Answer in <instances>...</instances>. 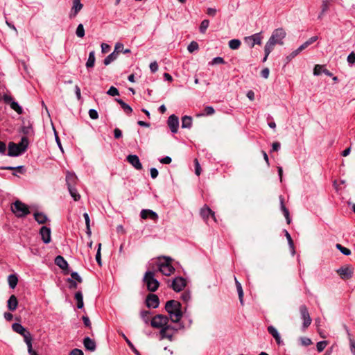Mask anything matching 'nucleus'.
<instances>
[{
    "label": "nucleus",
    "instance_id": "obj_1",
    "mask_svg": "<svg viewBox=\"0 0 355 355\" xmlns=\"http://www.w3.org/2000/svg\"><path fill=\"white\" fill-rule=\"evenodd\" d=\"M165 310L168 314L169 320L172 323L179 324L183 316L182 304L177 300H171L166 302Z\"/></svg>",
    "mask_w": 355,
    "mask_h": 355
},
{
    "label": "nucleus",
    "instance_id": "obj_2",
    "mask_svg": "<svg viewBox=\"0 0 355 355\" xmlns=\"http://www.w3.org/2000/svg\"><path fill=\"white\" fill-rule=\"evenodd\" d=\"M184 325L182 323L175 324V325L168 323L164 328L159 331L160 340L167 339L172 342L174 340V336L178 330L183 329Z\"/></svg>",
    "mask_w": 355,
    "mask_h": 355
},
{
    "label": "nucleus",
    "instance_id": "obj_3",
    "mask_svg": "<svg viewBox=\"0 0 355 355\" xmlns=\"http://www.w3.org/2000/svg\"><path fill=\"white\" fill-rule=\"evenodd\" d=\"M172 259L170 257H162L158 258L157 266L158 270L164 275L169 276L174 272L175 268L172 266Z\"/></svg>",
    "mask_w": 355,
    "mask_h": 355
},
{
    "label": "nucleus",
    "instance_id": "obj_4",
    "mask_svg": "<svg viewBox=\"0 0 355 355\" xmlns=\"http://www.w3.org/2000/svg\"><path fill=\"white\" fill-rule=\"evenodd\" d=\"M143 282L150 292L156 291L159 286V282L155 278V272L153 271L148 270L145 272Z\"/></svg>",
    "mask_w": 355,
    "mask_h": 355
},
{
    "label": "nucleus",
    "instance_id": "obj_5",
    "mask_svg": "<svg viewBox=\"0 0 355 355\" xmlns=\"http://www.w3.org/2000/svg\"><path fill=\"white\" fill-rule=\"evenodd\" d=\"M11 211L17 218H23L30 214L29 207L19 200L12 203Z\"/></svg>",
    "mask_w": 355,
    "mask_h": 355
},
{
    "label": "nucleus",
    "instance_id": "obj_6",
    "mask_svg": "<svg viewBox=\"0 0 355 355\" xmlns=\"http://www.w3.org/2000/svg\"><path fill=\"white\" fill-rule=\"evenodd\" d=\"M169 322V318L167 315L162 314L155 315L151 318L150 325L154 329H158L159 331L164 328Z\"/></svg>",
    "mask_w": 355,
    "mask_h": 355
},
{
    "label": "nucleus",
    "instance_id": "obj_7",
    "mask_svg": "<svg viewBox=\"0 0 355 355\" xmlns=\"http://www.w3.org/2000/svg\"><path fill=\"white\" fill-rule=\"evenodd\" d=\"M300 313L301 315V319L303 320L302 329L303 331H305V330L311 324L312 320L310 317L308 309L305 305H301L300 306Z\"/></svg>",
    "mask_w": 355,
    "mask_h": 355
},
{
    "label": "nucleus",
    "instance_id": "obj_8",
    "mask_svg": "<svg viewBox=\"0 0 355 355\" xmlns=\"http://www.w3.org/2000/svg\"><path fill=\"white\" fill-rule=\"evenodd\" d=\"M286 35V33L285 31L282 28H279L272 32L269 40L273 42L275 44H278L282 45L283 44V40L285 38Z\"/></svg>",
    "mask_w": 355,
    "mask_h": 355
},
{
    "label": "nucleus",
    "instance_id": "obj_9",
    "mask_svg": "<svg viewBox=\"0 0 355 355\" xmlns=\"http://www.w3.org/2000/svg\"><path fill=\"white\" fill-rule=\"evenodd\" d=\"M200 215L207 223H208L209 218H211L215 223L217 222L215 213L206 205L200 209Z\"/></svg>",
    "mask_w": 355,
    "mask_h": 355
},
{
    "label": "nucleus",
    "instance_id": "obj_10",
    "mask_svg": "<svg viewBox=\"0 0 355 355\" xmlns=\"http://www.w3.org/2000/svg\"><path fill=\"white\" fill-rule=\"evenodd\" d=\"M262 37L261 33H255L251 36L245 37L244 38L245 43L250 48L254 47L255 44H261Z\"/></svg>",
    "mask_w": 355,
    "mask_h": 355
},
{
    "label": "nucleus",
    "instance_id": "obj_11",
    "mask_svg": "<svg viewBox=\"0 0 355 355\" xmlns=\"http://www.w3.org/2000/svg\"><path fill=\"white\" fill-rule=\"evenodd\" d=\"M186 286V280L181 277H175L171 284V288L176 292L182 291Z\"/></svg>",
    "mask_w": 355,
    "mask_h": 355
},
{
    "label": "nucleus",
    "instance_id": "obj_12",
    "mask_svg": "<svg viewBox=\"0 0 355 355\" xmlns=\"http://www.w3.org/2000/svg\"><path fill=\"white\" fill-rule=\"evenodd\" d=\"M146 304L148 308L156 309L159 304V297L157 295L152 293L148 294L146 297Z\"/></svg>",
    "mask_w": 355,
    "mask_h": 355
},
{
    "label": "nucleus",
    "instance_id": "obj_13",
    "mask_svg": "<svg viewBox=\"0 0 355 355\" xmlns=\"http://www.w3.org/2000/svg\"><path fill=\"white\" fill-rule=\"evenodd\" d=\"M40 235L44 243H49L51 241V229L46 226H42L40 230Z\"/></svg>",
    "mask_w": 355,
    "mask_h": 355
},
{
    "label": "nucleus",
    "instance_id": "obj_14",
    "mask_svg": "<svg viewBox=\"0 0 355 355\" xmlns=\"http://www.w3.org/2000/svg\"><path fill=\"white\" fill-rule=\"evenodd\" d=\"M167 124L173 133H176L179 127L178 117L175 114L171 115L167 121Z\"/></svg>",
    "mask_w": 355,
    "mask_h": 355
},
{
    "label": "nucleus",
    "instance_id": "obj_15",
    "mask_svg": "<svg viewBox=\"0 0 355 355\" xmlns=\"http://www.w3.org/2000/svg\"><path fill=\"white\" fill-rule=\"evenodd\" d=\"M23 153L20 147L14 142H10L8 144V155L10 157H17Z\"/></svg>",
    "mask_w": 355,
    "mask_h": 355
},
{
    "label": "nucleus",
    "instance_id": "obj_16",
    "mask_svg": "<svg viewBox=\"0 0 355 355\" xmlns=\"http://www.w3.org/2000/svg\"><path fill=\"white\" fill-rule=\"evenodd\" d=\"M126 159L137 170L142 169V164L137 155H129L127 156Z\"/></svg>",
    "mask_w": 355,
    "mask_h": 355
},
{
    "label": "nucleus",
    "instance_id": "obj_17",
    "mask_svg": "<svg viewBox=\"0 0 355 355\" xmlns=\"http://www.w3.org/2000/svg\"><path fill=\"white\" fill-rule=\"evenodd\" d=\"M140 216L143 219L150 218L156 221L158 219V215L156 212L150 209H143L141 211Z\"/></svg>",
    "mask_w": 355,
    "mask_h": 355
},
{
    "label": "nucleus",
    "instance_id": "obj_18",
    "mask_svg": "<svg viewBox=\"0 0 355 355\" xmlns=\"http://www.w3.org/2000/svg\"><path fill=\"white\" fill-rule=\"evenodd\" d=\"M83 7V5L81 3L80 0H73V6L71 13L69 14V17L73 18L76 17Z\"/></svg>",
    "mask_w": 355,
    "mask_h": 355
},
{
    "label": "nucleus",
    "instance_id": "obj_19",
    "mask_svg": "<svg viewBox=\"0 0 355 355\" xmlns=\"http://www.w3.org/2000/svg\"><path fill=\"white\" fill-rule=\"evenodd\" d=\"M337 273L343 279H348L352 276V270L348 267H342L337 270Z\"/></svg>",
    "mask_w": 355,
    "mask_h": 355
},
{
    "label": "nucleus",
    "instance_id": "obj_20",
    "mask_svg": "<svg viewBox=\"0 0 355 355\" xmlns=\"http://www.w3.org/2000/svg\"><path fill=\"white\" fill-rule=\"evenodd\" d=\"M83 345L85 349L94 352L96 348V343L94 340L91 339L89 337H85L83 340Z\"/></svg>",
    "mask_w": 355,
    "mask_h": 355
},
{
    "label": "nucleus",
    "instance_id": "obj_21",
    "mask_svg": "<svg viewBox=\"0 0 355 355\" xmlns=\"http://www.w3.org/2000/svg\"><path fill=\"white\" fill-rule=\"evenodd\" d=\"M267 329H268V333L271 336H272V337L275 339V341L277 342V343L278 345H280L282 343V340L280 334H279L277 329L272 325L268 326Z\"/></svg>",
    "mask_w": 355,
    "mask_h": 355
},
{
    "label": "nucleus",
    "instance_id": "obj_22",
    "mask_svg": "<svg viewBox=\"0 0 355 355\" xmlns=\"http://www.w3.org/2000/svg\"><path fill=\"white\" fill-rule=\"evenodd\" d=\"M279 201H280L281 210L283 212V214H284V216H285V218L286 219L287 223L290 224L291 223V218H290V216H289V211L286 207V206L284 205V197L282 196H279Z\"/></svg>",
    "mask_w": 355,
    "mask_h": 355
},
{
    "label": "nucleus",
    "instance_id": "obj_23",
    "mask_svg": "<svg viewBox=\"0 0 355 355\" xmlns=\"http://www.w3.org/2000/svg\"><path fill=\"white\" fill-rule=\"evenodd\" d=\"M18 305V300L15 295H12L8 300V308L10 311H14Z\"/></svg>",
    "mask_w": 355,
    "mask_h": 355
},
{
    "label": "nucleus",
    "instance_id": "obj_24",
    "mask_svg": "<svg viewBox=\"0 0 355 355\" xmlns=\"http://www.w3.org/2000/svg\"><path fill=\"white\" fill-rule=\"evenodd\" d=\"M77 177L74 173L67 172L66 175V182L67 188L74 187L76 183Z\"/></svg>",
    "mask_w": 355,
    "mask_h": 355
},
{
    "label": "nucleus",
    "instance_id": "obj_25",
    "mask_svg": "<svg viewBox=\"0 0 355 355\" xmlns=\"http://www.w3.org/2000/svg\"><path fill=\"white\" fill-rule=\"evenodd\" d=\"M55 263L62 270H65L68 268L67 261L60 255L55 257Z\"/></svg>",
    "mask_w": 355,
    "mask_h": 355
},
{
    "label": "nucleus",
    "instance_id": "obj_26",
    "mask_svg": "<svg viewBox=\"0 0 355 355\" xmlns=\"http://www.w3.org/2000/svg\"><path fill=\"white\" fill-rule=\"evenodd\" d=\"M34 218L40 224H44L48 220L46 215L42 212H35Z\"/></svg>",
    "mask_w": 355,
    "mask_h": 355
},
{
    "label": "nucleus",
    "instance_id": "obj_27",
    "mask_svg": "<svg viewBox=\"0 0 355 355\" xmlns=\"http://www.w3.org/2000/svg\"><path fill=\"white\" fill-rule=\"evenodd\" d=\"M115 101L121 105V107L126 114H129L132 112V107L129 105L125 103L123 100L120 98H116Z\"/></svg>",
    "mask_w": 355,
    "mask_h": 355
},
{
    "label": "nucleus",
    "instance_id": "obj_28",
    "mask_svg": "<svg viewBox=\"0 0 355 355\" xmlns=\"http://www.w3.org/2000/svg\"><path fill=\"white\" fill-rule=\"evenodd\" d=\"M192 126V118L189 116H184L182 118V128H190Z\"/></svg>",
    "mask_w": 355,
    "mask_h": 355
},
{
    "label": "nucleus",
    "instance_id": "obj_29",
    "mask_svg": "<svg viewBox=\"0 0 355 355\" xmlns=\"http://www.w3.org/2000/svg\"><path fill=\"white\" fill-rule=\"evenodd\" d=\"M95 60H96L95 53H94V51H92L89 53V57H88L87 61L86 64H85L86 67L87 69L92 68L94 66Z\"/></svg>",
    "mask_w": 355,
    "mask_h": 355
},
{
    "label": "nucleus",
    "instance_id": "obj_30",
    "mask_svg": "<svg viewBox=\"0 0 355 355\" xmlns=\"http://www.w3.org/2000/svg\"><path fill=\"white\" fill-rule=\"evenodd\" d=\"M24 340L27 345L28 349L31 350L32 348V336L28 331H26L23 335Z\"/></svg>",
    "mask_w": 355,
    "mask_h": 355
},
{
    "label": "nucleus",
    "instance_id": "obj_31",
    "mask_svg": "<svg viewBox=\"0 0 355 355\" xmlns=\"http://www.w3.org/2000/svg\"><path fill=\"white\" fill-rule=\"evenodd\" d=\"M234 279H235L236 286V289H237V292H238V295H239V301H240L241 304L243 305V291L242 286H241V283L236 279V277H234Z\"/></svg>",
    "mask_w": 355,
    "mask_h": 355
},
{
    "label": "nucleus",
    "instance_id": "obj_32",
    "mask_svg": "<svg viewBox=\"0 0 355 355\" xmlns=\"http://www.w3.org/2000/svg\"><path fill=\"white\" fill-rule=\"evenodd\" d=\"M76 300L77 301V307L78 309H82L84 306L83 303V297L81 291H78L75 293L74 296Z\"/></svg>",
    "mask_w": 355,
    "mask_h": 355
},
{
    "label": "nucleus",
    "instance_id": "obj_33",
    "mask_svg": "<svg viewBox=\"0 0 355 355\" xmlns=\"http://www.w3.org/2000/svg\"><path fill=\"white\" fill-rule=\"evenodd\" d=\"M13 331L20 335H23L27 330L19 323H14L12 325Z\"/></svg>",
    "mask_w": 355,
    "mask_h": 355
},
{
    "label": "nucleus",
    "instance_id": "obj_34",
    "mask_svg": "<svg viewBox=\"0 0 355 355\" xmlns=\"http://www.w3.org/2000/svg\"><path fill=\"white\" fill-rule=\"evenodd\" d=\"M118 55L117 53L115 52H113L108 55L103 60V63L105 65H108L113 61H114L117 58Z\"/></svg>",
    "mask_w": 355,
    "mask_h": 355
},
{
    "label": "nucleus",
    "instance_id": "obj_35",
    "mask_svg": "<svg viewBox=\"0 0 355 355\" xmlns=\"http://www.w3.org/2000/svg\"><path fill=\"white\" fill-rule=\"evenodd\" d=\"M20 149L22 150L23 153H24L28 146V140L26 137H22L21 139L20 142L17 144Z\"/></svg>",
    "mask_w": 355,
    "mask_h": 355
},
{
    "label": "nucleus",
    "instance_id": "obj_36",
    "mask_svg": "<svg viewBox=\"0 0 355 355\" xmlns=\"http://www.w3.org/2000/svg\"><path fill=\"white\" fill-rule=\"evenodd\" d=\"M68 190L69 191L71 196L73 198L75 201H78L80 200V195L78 193L77 189L74 187L68 188Z\"/></svg>",
    "mask_w": 355,
    "mask_h": 355
},
{
    "label": "nucleus",
    "instance_id": "obj_37",
    "mask_svg": "<svg viewBox=\"0 0 355 355\" xmlns=\"http://www.w3.org/2000/svg\"><path fill=\"white\" fill-rule=\"evenodd\" d=\"M275 45V44L273 42L268 40V41L266 42V45H265V48H264V51H265V53L266 54V56L269 55V54L273 50Z\"/></svg>",
    "mask_w": 355,
    "mask_h": 355
},
{
    "label": "nucleus",
    "instance_id": "obj_38",
    "mask_svg": "<svg viewBox=\"0 0 355 355\" xmlns=\"http://www.w3.org/2000/svg\"><path fill=\"white\" fill-rule=\"evenodd\" d=\"M18 279L15 275L8 276V284L11 288H15L17 284Z\"/></svg>",
    "mask_w": 355,
    "mask_h": 355
},
{
    "label": "nucleus",
    "instance_id": "obj_39",
    "mask_svg": "<svg viewBox=\"0 0 355 355\" xmlns=\"http://www.w3.org/2000/svg\"><path fill=\"white\" fill-rule=\"evenodd\" d=\"M150 311H141L140 312V316L141 318V319L143 320V321L146 323V324H148L149 322H150Z\"/></svg>",
    "mask_w": 355,
    "mask_h": 355
},
{
    "label": "nucleus",
    "instance_id": "obj_40",
    "mask_svg": "<svg viewBox=\"0 0 355 355\" xmlns=\"http://www.w3.org/2000/svg\"><path fill=\"white\" fill-rule=\"evenodd\" d=\"M241 41L238 39H233L229 42V46L231 49H238L241 46Z\"/></svg>",
    "mask_w": 355,
    "mask_h": 355
},
{
    "label": "nucleus",
    "instance_id": "obj_41",
    "mask_svg": "<svg viewBox=\"0 0 355 355\" xmlns=\"http://www.w3.org/2000/svg\"><path fill=\"white\" fill-rule=\"evenodd\" d=\"M345 329H346V331L349 336L351 352L354 355H355V340H354L353 338H351V334L349 333V331L346 326L345 327Z\"/></svg>",
    "mask_w": 355,
    "mask_h": 355
},
{
    "label": "nucleus",
    "instance_id": "obj_42",
    "mask_svg": "<svg viewBox=\"0 0 355 355\" xmlns=\"http://www.w3.org/2000/svg\"><path fill=\"white\" fill-rule=\"evenodd\" d=\"M83 217L85 220V224H86V229H87V234L90 236L92 234L91 229H90V219L89 214L87 213L83 214Z\"/></svg>",
    "mask_w": 355,
    "mask_h": 355
},
{
    "label": "nucleus",
    "instance_id": "obj_43",
    "mask_svg": "<svg viewBox=\"0 0 355 355\" xmlns=\"http://www.w3.org/2000/svg\"><path fill=\"white\" fill-rule=\"evenodd\" d=\"M209 25V21L208 19H204L203 21H202V22L200 25V27H199L200 32L201 33H205L206 32Z\"/></svg>",
    "mask_w": 355,
    "mask_h": 355
},
{
    "label": "nucleus",
    "instance_id": "obj_44",
    "mask_svg": "<svg viewBox=\"0 0 355 355\" xmlns=\"http://www.w3.org/2000/svg\"><path fill=\"white\" fill-rule=\"evenodd\" d=\"M285 236L288 240V245L292 250V254L293 255L295 254L294 243L290 234L286 230H285Z\"/></svg>",
    "mask_w": 355,
    "mask_h": 355
},
{
    "label": "nucleus",
    "instance_id": "obj_45",
    "mask_svg": "<svg viewBox=\"0 0 355 355\" xmlns=\"http://www.w3.org/2000/svg\"><path fill=\"white\" fill-rule=\"evenodd\" d=\"M215 112V110L211 106H206L203 110V112L200 114V116H209L212 115Z\"/></svg>",
    "mask_w": 355,
    "mask_h": 355
},
{
    "label": "nucleus",
    "instance_id": "obj_46",
    "mask_svg": "<svg viewBox=\"0 0 355 355\" xmlns=\"http://www.w3.org/2000/svg\"><path fill=\"white\" fill-rule=\"evenodd\" d=\"M1 168L3 169V170H9V171L17 170V171H18L21 173H23L24 171V168L23 166H3V167H1Z\"/></svg>",
    "mask_w": 355,
    "mask_h": 355
},
{
    "label": "nucleus",
    "instance_id": "obj_47",
    "mask_svg": "<svg viewBox=\"0 0 355 355\" xmlns=\"http://www.w3.org/2000/svg\"><path fill=\"white\" fill-rule=\"evenodd\" d=\"M336 248L340 250L341 253H343L344 255H349L351 254V250L345 247H343L340 244H336Z\"/></svg>",
    "mask_w": 355,
    "mask_h": 355
},
{
    "label": "nucleus",
    "instance_id": "obj_48",
    "mask_svg": "<svg viewBox=\"0 0 355 355\" xmlns=\"http://www.w3.org/2000/svg\"><path fill=\"white\" fill-rule=\"evenodd\" d=\"M76 34L78 37H83L85 36V29L83 25L80 24L76 31Z\"/></svg>",
    "mask_w": 355,
    "mask_h": 355
},
{
    "label": "nucleus",
    "instance_id": "obj_49",
    "mask_svg": "<svg viewBox=\"0 0 355 355\" xmlns=\"http://www.w3.org/2000/svg\"><path fill=\"white\" fill-rule=\"evenodd\" d=\"M10 105V107L12 110H14L15 112H17L18 114L22 113V112H23L22 108L19 106L18 103L13 101L12 102H11Z\"/></svg>",
    "mask_w": 355,
    "mask_h": 355
},
{
    "label": "nucleus",
    "instance_id": "obj_50",
    "mask_svg": "<svg viewBox=\"0 0 355 355\" xmlns=\"http://www.w3.org/2000/svg\"><path fill=\"white\" fill-rule=\"evenodd\" d=\"M123 337L124 338V339L125 340L127 344L128 345V346L130 347V349H132V351L136 354V355H141L140 353L139 352V351L135 347V346L133 345V344L130 342V340L124 335L123 334Z\"/></svg>",
    "mask_w": 355,
    "mask_h": 355
},
{
    "label": "nucleus",
    "instance_id": "obj_51",
    "mask_svg": "<svg viewBox=\"0 0 355 355\" xmlns=\"http://www.w3.org/2000/svg\"><path fill=\"white\" fill-rule=\"evenodd\" d=\"M199 48L198 44L193 41L187 46V50L189 53H193L194 51L198 50Z\"/></svg>",
    "mask_w": 355,
    "mask_h": 355
},
{
    "label": "nucleus",
    "instance_id": "obj_52",
    "mask_svg": "<svg viewBox=\"0 0 355 355\" xmlns=\"http://www.w3.org/2000/svg\"><path fill=\"white\" fill-rule=\"evenodd\" d=\"M101 249V243H98V250H97L96 254V261L100 266L102 265Z\"/></svg>",
    "mask_w": 355,
    "mask_h": 355
},
{
    "label": "nucleus",
    "instance_id": "obj_53",
    "mask_svg": "<svg viewBox=\"0 0 355 355\" xmlns=\"http://www.w3.org/2000/svg\"><path fill=\"white\" fill-rule=\"evenodd\" d=\"M107 94L111 96H116L119 95V92L115 87L112 86L107 90Z\"/></svg>",
    "mask_w": 355,
    "mask_h": 355
},
{
    "label": "nucleus",
    "instance_id": "obj_54",
    "mask_svg": "<svg viewBox=\"0 0 355 355\" xmlns=\"http://www.w3.org/2000/svg\"><path fill=\"white\" fill-rule=\"evenodd\" d=\"M347 61L349 66H352L355 63V52L352 51L348 55Z\"/></svg>",
    "mask_w": 355,
    "mask_h": 355
},
{
    "label": "nucleus",
    "instance_id": "obj_55",
    "mask_svg": "<svg viewBox=\"0 0 355 355\" xmlns=\"http://www.w3.org/2000/svg\"><path fill=\"white\" fill-rule=\"evenodd\" d=\"M329 8V0H323L321 5L322 14H324Z\"/></svg>",
    "mask_w": 355,
    "mask_h": 355
},
{
    "label": "nucleus",
    "instance_id": "obj_56",
    "mask_svg": "<svg viewBox=\"0 0 355 355\" xmlns=\"http://www.w3.org/2000/svg\"><path fill=\"white\" fill-rule=\"evenodd\" d=\"M224 63H225V60L223 58L216 57L211 60V62L209 64L211 65H214V64H224Z\"/></svg>",
    "mask_w": 355,
    "mask_h": 355
},
{
    "label": "nucleus",
    "instance_id": "obj_57",
    "mask_svg": "<svg viewBox=\"0 0 355 355\" xmlns=\"http://www.w3.org/2000/svg\"><path fill=\"white\" fill-rule=\"evenodd\" d=\"M327 345V341H320L317 343V350L319 352H321L324 349V348L326 347Z\"/></svg>",
    "mask_w": 355,
    "mask_h": 355
},
{
    "label": "nucleus",
    "instance_id": "obj_58",
    "mask_svg": "<svg viewBox=\"0 0 355 355\" xmlns=\"http://www.w3.org/2000/svg\"><path fill=\"white\" fill-rule=\"evenodd\" d=\"M300 340L303 346H309L312 344L311 340L307 337H302Z\"/></svg>",
    "mask_w": 355,
    "mask_h": 355
},
{
    "label": "nucleus",
    "instance_id": "obj_59",
    "mask_svg": "<svg viewBox=\"0 0 355 355\" xmlns=\"http://www.w3.org/2000/svg\"><path fill=\"white\" fill-rule=\"evenodd\" d=\"M89 116L92 119H97L98 118V112L94 109H90L89 110Z\"/></svg>",
    "mask_w": 355,
    "mask_h": 355
},
{
    "label": "nucleus",
    "instance_id": "obj_60",
    "mask_svg": "<svg viewBox=\"0 0 355 355\" xmlns=\"http://www.w3.org/2000/svg\"><path fill=\"white\" fill-rule=\"evenodd\" d=\"M300 51L297 49L296 50L293 51L291 54H289L286 57L287 62H290L291 60H293L296 55H297Z\"/></svg>",
    "mask_w": 355,
    "mask_h": 355
},
{
    "label": "nucleus",
    "instance_id": "obj_61",
    "mask_svg": "<svg viewBox=\"0 0 355 355\" xmlns=\"http://www.w3.org/2000/svg\"><path fill=\"white\" fill-rule=\"evenodd\" d=\"M181 299L185 302H187L191 299V294L189 292L185 291L182 293L181 295Z\"/></svg>",
    "mask_w": 355,
    "mask_h": 355
},
{
    "label": "nucleus",
    "instance_id": "obj_62",
    "mask_svg": "<svg viewBox=\"0 0 355 355\" xmlns=\"http://www.w3.org/2000/svg\"><path fill=\"white\" fill-rule=\"evenodd\" d=\"M194 163H195V173L197 175H200V172H201V168H200V165L197 159H196L194 160Z\"/></svg>",
    "mask_w": 355,
    "mask_h": 355
},
{
    "label": "nucleus",
    "instance_id": "obj_63",
    "mask_svg": "<svg viewBox=\"0 0 355 355\" xmlns=\"http://www.w3.org/2000/svg\"><path fill=\"white\" fill-rule=\"evenodd\" d=\"M123 50V44L121 43H116L114 47V51L117 55L120 51H122Z\"/></svg>",
    "mask_w": 355,
    "mask_h": 355
},
{
    "label": "nucleus",
    "instance_id": "obj_64",
    "mask_svg": "<svg viewBox=\"0 0 355 355\" xmlns=\"http://www.w3.org/2000/svg\"><path fill=\"white\" fill-rule=\"evenodd\" d=\"M69 355H83V352L79 349H72Z\"/></svg>",
    "mask_w": 355,
    "mask_h": 355
}]
</instances>
